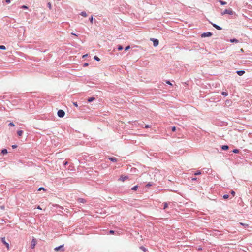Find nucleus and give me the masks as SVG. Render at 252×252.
I'll use <instances>...</instances> for the list:
<instances>
[{
  "label": "nucleus",
  "mask_w": 252,
  "mask_h": 252,
  "mask_svg": "<svg viewBox=\"0 0 252 252\" xmlns=\"http://www.w3.org/2000/svg\"><path fill=\"white\" fill-rule=\"evenodd\" d=\"M233 11L231 9H225L223 12H222L221 14V15H223L225 14H229V15H233Z\"/></svg>",
  "instance_id": "nucleus-1"
},
{
  "label": "nucleus",
  "mask_w": 252,
  "mask_h": 252,
  "mask_svg": "<svg viewBox=\"0 0 252 252\" xmlns=\"http://www.w3.org/2000/svg\"><path fill=\"white\" fill-rule=\"evenodd\" d=\"M58 116L60 118H63L64 116L65 113L63 110H59L57 112Z\"/></svg>",
  "instance_id": "nucleus-2"
},
{
  "label": "nucleus",
  "mask_w": 252,
  "mask_h": 252,
  "mask_svg": "<svg viewBox=\"0 0 252 252\" xmlns=\"http://www.w3.org/2000/svg\"><path fill=\"white\" fill-rule=\"evenodd\" d=\"M36 243H37V241H36V239L33 238L32 239V241L31 244V246L32 249H34L35 248V246L36 245Z\"/></svg>",
  "instance_id": "nucleus-3"
},
{
  "label": "nucleus",
  "mask_w": 252,
  "mask_h": 252,
  "mask_svg": "<svg viewBox=\"0 0 252 252\" xmlns=\"http://www.w3.org/2000/svg\"><path fill=\"white\" fill-rule=\"evenodd\" d=\"M212 35V33L211 32H208L202 33L201 34V37H210Z\"/></svg>",
  "instance_id": "nucleus-4"
},
{
  "label": "nucleus",
  "mask_w": 252,
  "mask_h": 252,
  "mask_svg": "<svg viewBox=\"0 0 252 252\" xmlns=\"http://www.w3.org/2000/svg\"><path fill=\"white\" fill-rule=\"evenodd\" d=\"M151 40H152L153 42V45L155 47L157 46L159 44V41L157 39L151 38Z\"/></svg>",
  "instance_id": "nucleus-5"
},
{
  "label": "nucleus",
  "mask_w": 252,
  "mask_h": 252,
  "mask_svg": "<svg viewBox=\"0 0 252 252\" xmlns=\"http://www.w3.org/2000/svg\"><path fill=\"white\" fill-rule=\"evenodd\" d=\"M128 178V177L127 176L122 175V176H121L119 180L121 181L122 182H124Z\"/></svg>",
  "instance_id": "nucleus-6"
},
{
  "label": "nucleus",
  "mask_w": 252,
  "mask_h": 252,
  "mask_svg": "<svg viewBox=\"0 0 252 252\" xmlns=\"http://www.w3.org/2000/svg\"><path fill=\"white\" fill-rule=\"evenodd\" d=\"M1 241H2V243L6 246V247L7 248V249L9 250V244L8 243H7L5 241V238H2Z\"/></svg>",
  "instance_id": "nucleus-7"
},
{
  "label": "nucleus",
  "mask_w": 252,
  "mask_h": 252,
  "mask_svg": "<svg viewBox=\"0 0 252 252\" xmlns=\"http://www.w3.org/2000/svg\"><path fill=\"white\" fill-rule=\"evenodd\" d=\"M63 245H61L59 247L55 248L54 250L56 251H58L61 250L62 251H64V249H63Z\"/></svg>",
  "instance_id": "nucleus-8"
},
{
  "label": "nucleus",
  "mask_w": 252,
  "mask_h": 252,
  "mask_svg": "<svg viewBox=\"0 0 252 252\" xmlns=\"http://www.w3.org/2000/svg\"><path fill=\"white\" fill-rule=\"evenodd\" d=\"M237 73L239 76H242L245 73V71L243 70L237 71Z\"/></svg>",
  "instance_id": "nucleus-9"
},
{
  "label": "nucleus",
  "mask_w": 252,
  "mask_h": 252,
  "mask_svg": "<svg viewBox=\"0 0 252 252\" xmlns=\"http://www.w3.org/2000/svg\"><path fill=\"white\" fill-rule=\"evenodd\" d=\"M212 25L214 27H215L217 30H220L222 29L218 25H217L215 24H212Z\"/></svg>",
  "instance_id": "nucleus-10"
},
{
  "label": "nucleus",
  "mask_w": 252,
  "mask_h": 252,
  "mask_svg": "<svg viewBox=\"0 0 252 252\" xmlns=\"http://www.w3.org/2000/svg\"><path fill=\"white\" fill-rule=\"evenodd\" d=\"M109 159L113 162H116L117 161V159L115 157L109 158Z\"/></svg>",
  "instance_id": "nucleus-11"
},
{
  "label": "nucleus",
  "mask_w": 252,
  "mask_h": 252,
  "mask_svg": "<svg viewBox=\"0 0 252 252\" xmlns=\"http://www.w3.org/2000/svg\"><path fill=\"white\" fill-rule=\"evenodd\" d=\"M229 148V147L227 145H223L222 147H221V149L223 150H228Z\"/></svg>",
  "instance_id": "nucleus-12"
},
{
  "label": "nucleus",
  "mask_w": 252,
  "mask_h": 252,
  "mask_svg": "<svg viewBox=\"0 0 252 252\" xmlns=\"http://www.w3.org/2000/svg\"><path fill=\"white\" fill-rule=\"evenodd\" d=\"M95 99L94 97H90L88 99V101L91 102Z\"/></svg>",
  "instance_id": "nucleus-13"
},
{
  "label": "nucleus",
  "mask_w": 252,
  "mask_h": 252,
  "mask_svg": "<svg viewBox=\"0 0 252 252\" xmlns=\"http://www.w3.org/2000/svg\"><path fill=\"white\" fill-rule=\"evenodd\" d=\"M23 134V131L22 130H18L17 131V134L18 135V136H21Z\"/></svg>",
  "instance_id": "nucleus-14"
},
{
  "label": "nucleus",
  "mask_w": 252,
  "mask_h": 252,
  "mask_svg": "<svg viewBox=\"0 0 252 252\" xmlns=\"http://www.w3.org/2000/svg\"><path fill=\"white\" fill-rule=\"evenodd\" d=\"M80 15L84 17H87V15L86 14V13L85 12H82L81 13H80Z\"/></svg>",
  "instance_id": "nucleus-15"
},
{
  "label": "nucleus",
  "mask_w": 252,
  "mask_h": 252,
  "mask_svg": "<svg viewBox=\"0 0 252 252\" xmlns=\"http://www.w3.org/2000/svg\"><path fill=\"white\" fill-rule=\"evenodd\" d=\"M78 201L80 202V203H85V201L84 199L83 198H79L78 199Z\"/></svg>",
  "instance_id": "nucleus-16"
},
{
  "label": "nucleus",
  "mask_w": 252,
  "mask_h": 252,
  "mask_svg": "<svg viewBox=\"0 0 252 252\" xmlns=\"http://www.w3.org/2000/svg\"><path fill=\"white\" fill-rule=\"evenodd\" d=\"M137 189H138V186H134L133 187H132L131 188V189L133 190L136 191V190H137Z\"/></svg>",
  "instance_id": "nucleus-17"
},
{
  "label": "nucleus",
  "mask_w": 252,
  "mask_h": 252,
  "mask_svg": "<svg viewBox=\"0 0 252 252\" xmlns=\"http://www.w3.org/2000/svg\"><path fill=\"white\" fill-rule=\"evenodd\" d=\"M1 153L3 154H6L7 153V150L5 149H4L2 150Z\"/></svg>",
  "instance_id": "nucleus-18"
},
{
  "label": "nucleus",
  "mask_w": 252,
  "mask_h": 252,
  "mask_svg": "<svg viewBox=\"0 0 252 252\" xmlns=\"http://www.w3.org/2000/svg\"><path fill=\"white\" fill-rule=\"evenodd\" d=\"M230 42H231L238 43V40L237 39H231L230 40Z\"/></svg>",
  "instance_id": "nucleus-19"
},
{
  "label": "nucleus",
  "mask_w": 252,
  "mask_h": 252,
  "mask_svg": "<svg viewBox=\"0 0 252 252\" xmlns=\"http://www.w3.org/2000/svg\"><path fill=\"white\" fill-rule=\"evenodd\" d=\"M164 209H166L168 207V203L166 202L164 203Z\"/></svg>",
  "instance_id": "nucleus-20"
},
{
  "label": "nucleus",
  "mask_w": 252,
  "mask_h": 252,
  "mask_svg": "<svg viewBox=\"0 0 252 252\" xmlns=\"http://www.w3.org/2000/svg\"><path fill=\"white\" fill-rule=\"evenodd\" d=\"M219 2L220 3L221 5H225L227 4L226 2L223 1L221 0H219Z\"/></svg>",
  "instance_id": "nucleus-21"
},
{
  "label": "nucleus",
  "mask_w": 252,
  "mask_h": 252,
  "mask_svg": "<svg viewBox=\"0 0 252 252\" xmlns=\"http://www.w3.org/2000/svg\"><path fill=\"white\" fill-rule=\"evenodd\" d=\"M0 49L5 50L6 49V47L3 45H0Z\"/></svg>",
  "instance_id": "nucleus-22"
},
{
  "label": "nucleus",
  "mask_w": 252,
  "mask_h": 252,
  "mask_svg": "<svg viewBox=\"0 0 252 252\" xmlns=\"http://www.w3.org/2000/svg\"><path fill=\"white\" fill-rule=\"evenodd\" d=\"M94 58V60H96L97 61H100V59L97 56H95Z\"/></svg>",
  "instance_id": "nucleus-23"
},
{
  "label": "nucleus",
  "mask_w": 252,
  "mask_h": 252,
  "mask_svg": "<svg viewBox=\"0 0 252 252\" xmlns=\"http://www.w3.org/2000/svg\"><path fill=\"white\" fill-rule=\"evenodd\" d=\"M222 94L224 96H227L228 95V94L227 92H222Z\"/></svg>",
  "instance_id": "nucleus-24"
},
{
  "label": "nucleus",
  "mask_w": 252,
  "mask_h": 252,
  "mask_svg": "<svg viewBox=\"0 0 252 252\" xmlns=\"http://www.w3.org/2000/svg\"><path fill=\"white\" fill-rule=\"evenodd\" d=\"M223 197L224 199H227L229 198V195L228 194H225L223 195Z\"/></svg>",
  "instance_id": "nucleus-25"
},
{
  "label": "nucleus",
  "mask_w": 252,
  "mask_h": 252,
  "mask_svg": "<svg viewBox=\"0 0 252 252\" xmlns=\"http://www.w3.org/2000/svg\"><path fill=\"white\" fill-rule=\"evenodd\" d=\"M118 49L119 51H120L123 49V47L121 45H119Z\"/></svg>",
  "instance_id": "nucleus-26"
},
{
  "label": "nucleus",
  "mask_w": 252,
  "mask_h": 252,
  "mask_svg": "<svg viewBox=\"0 0 252 252\" xmlns=\"http://www.w3.org/2000/svg\"><path fill=\"white\" fill-rule=\"evenodd\" d=\"M239 152V151L238 149H234L233 151V152L234 153H238Z\"/></svg>",
  "instance_id": "nucleus-27"
},
{
  "label": "nucleus",
  "mask_w": 252,
  "mask_h": 252,
  "mask_svg": "<svg viewBox=\"0 0 252 252\" xmlns=\"http://www.w3.org/2000/svg\"><path fill=\"white\" fill-rule=\"evenodd\" d=\"M41 190H46L43 187H41L38 189V191H40Z\"/></svg>",
  "instance_id": "nucleus-28"
},
{
  "label": "nucleus",
  "mask_w": 252,
  "mask_h": 252,
  "mask_svg": "<svg viewBox=\"0 0 252 252\" xmlns=\"http://www.w3.org/2000/svg\"><path fill=\"white\" fill-rule=\"evenodd\" d=\"M90 21L91 24H93V18L92 16H91V17L90 18Z\"/></svg>",
  "instance_id": "nucleus-29"
},
{
  "label": "nucleus",
  "mask_w": 252,
  "mask_h": 252,
  "mask_svg": "<svg viewBox=\"0 0 252 252\" xmlns=\"http://www.w3.org/2000/svg\"><path fill=\"white\" fill-rule=\"evenodd\" d=\"M21 8L23 9H27L28 7L26 5H23V6H22Z\"/></svg>",
  "instance_id": "nucleus-30"
},
{
  "label": "nucleus",
  "mask_w": 252,
  "mask_h": 252,
  "mask_svg": "<svg viewBox=\"0 0 252 252\" xmlns=\"http://www.w3.org/2000/svg\"><path fill=\"white\" fill-rule=\"evenodd\" d=\"M9 126H14L15 125L13 123H10L9 124Z\"/></svg>",
  "instance_id": "nucleus-31"
},
{
  "label": "nucleus",
  "mask_w": 252,
  "mask_h": 252,
  "mask_svg": "<svg viewBox=\"0 0 252 252\" xmlns=\"http://www.w3.org/2000/svg\"><path fill=\"white\" fill-rule=\"evenodd\" d=\"M130 49V46H126V47L125 48V50H126V51H127V50H128V49Z\"/></svg>",
  "instance_id": "nucleus-32"
},
{
  "label": "nucleus",
  "mask_w": 252,
  "mask_h": 252,
  "mask_svg": "<svg viewBox=\"0 0 252 252\" xmlns=\"http://www.w3.org/2000/svg\"><path fill=\"white\" fill-rule=\"evenodd\" d=\"M231 194L232 195V196H235V191H232L231 192Z\"/></svg>",
  "instance_id": "nucleus-33"
},
{
  "label": "nucleus",
  "mask_w": 252,
  "mask_h": 252,
  "mask_svg": "<svg viewBox=\"0 0 252 252\" xmlns=\"http://www.w3.org/2000/svg\"><path fill=\"white\" fill-rule=\"evenodd\" d=\"M166 83L167 84H169V85H172L171 83L169 81H166Z\"/></svg>",
  "instance_id": "nucleus-34"
},
{
  "label": "nucleus",
  "mask_w": 252,
  "mask_h": 252,
  "mask_svg": "<svg viewBox=\"0 0 252 252\" xmlns=\"http://www.w3.org/2000/svg\"><path fill=\"white\" fill-rule=\"evenodd\" d=\"M175 130H176V127H174H174H173L172 128V131H173V132H174V131H175Z\"/></svg>",
  "instance_id": "nucleus-35"
},
{
  "label": "nucleus",
  "mask_w": 252,
  "mask_h": 252,
  "mask_svg": "<svg viewBox=\"0 0 252 252\" xmlns=\"http://www.w3.org/2000/svg\"><path fill=\"white\" fill-rule=\"evenodd\" d=\"M109 233L111 234H114L115 232H114V231H113V230H110Z\"/></svg>",
  "instance_id": "nucleus-36"
},
{
  "label": "nucleus",
  "mask_w": 252,
  "mask_h": 252,
  "mask_svg": "<svg viewBox=\"0 0 252 252\" xmlns=\"http://www.w3.org/2000/svg\"><path fill=\"white\" fill-rule=\"evenodd\" d=\"M73 105H74L75 107H78V104H77V102H73Z\"/></svg>",
  "instance_id": "nucleus-37"
},
{
  "label": "nucleus",
  "mask_w": 252,
  "mask_h": 252,
  "mask_svg": "<svg viewBox=\"0 0 252 252\" xmlns=\"http://www.w3.org/2000/svg\"><path fill=\"white\" fill-rule=\"evenodd\" d=\"M17 147V145H12V148H13V149H15V148H16Z\"/></svg>",
  "instance_id": "nucleus-38"
},
{
  "label": "nucleus",
  "mask_w": 252,
  "mask_h": 252,
  "mask_svg": "<svg viewBox=\"0 0 252 252\" xmlns=\"http://www.w3.org/2000/svg\"><path fill=\"white\" fill-rule=\"evenodd\" d=\"M201 174L200 172H196V173L194 174V175H199V174Z\"/></svg>",
  "instance_id": "nucleus-39"
},
{
  "label": "nucleus",
  "mask_w": 252,
  "mask_h": 252,
  "mask_svg": "<svg viewBox=\"0 0 252 252\" xmlns=\"http://www.w3.org/2000/svg\"><path fill=\"white\" fill-rule=\"evenodd\" d=\"M10 0H5V2L7 3H9L10 2Z\"/></svg>",
  "instance_id": "nucleus-40"
},
{
  "label": "nucleus",
  "mask_w": 252,
  "mask_h": 252,
  "mask_svg": "<svg viewBox=\"0 0 252 252\" xmlns=\"http://www.w3.org/2000/svg\"><path fill=\"white\" fill-rule=\"evenodd\" d=\"M48 5L49 8L51 9V4H50V3H48Z\"/></svg>",
  "instance_id": "nucleus-41"
},
{
  "label": "nucleus",
  "mask_w": 252,
  "mask_h": 252,
  "mask_svg": "<svg viewBox=\"0 0 252 252\" xmlns=\"http://www.w3.org/2000/svg\"><path fill=\"white\" fill-rule=\"evenodd\" d=\"M150 127L148 125H147L145 126V128H149Z\"/></svg>",
  "instance_id": "nucleus-42"
},
{
  "label": "nucleus",
  "mask_w": 252,
  "mask_h": 252,
  "mask_svg": "<svg viewBox=\"0 0 252 252\" xmlns=\"http://www.w3.org/2000/svg\"><path fill=\"white\" fill-rule=\"evenodd\" d=\"M87 56H88L87 54L84 55L83 56V58H85V57H87Z\"/></svg>",
  "instance_id": "nucleus-43"
},
{
  "label": "nucleus",
  "mask_w": 252,
  "mask_h": 252,
  "mask_svg": "<svg viewBox=\"0 0 252 252\" xmlns=\"http://www.w3.org/2000/svg\"><path fill=\"white\" fill-rule=\"evenodd\" d=\"M67 164H68V162L67 161H66L65 162H64V165H66Z\"/></svg>",
  "instance_id": "nucleus-44"
},
{
  "label": "nucleus",
  "mask_w": 252,
  "mask_h": 252,
  "mask_svg": "<svg viewBox=\"0 0 252 252\" xmlns=\"http://www.w3.org/2000/svg\"><path fill=\"white\" fill-rule=\"evenodd\" d=\"M37 208H38V209L41 210V208L40 207V206H38Z\"/></svg>",
  "instance_id": "nucleus-45"
},
{
  "label": "nucleus",
  "mask_w": 252,
  "mask_h": 252,
  "mask_svg": "<svg viewBox=\"0 0 252 252\" xmlns=\"http://www.w3.org/2000/svg\"><path fill=\"white\" fill-rule=\"evenodd\" d=\"M88 65V63H85V64H84V66H87Z\"/></svg>",
  "instance_id": "nucleus-46"
},
{
  "label": "nucleus",
  "mask_w": 252,
  "mask_h": 252,
  "mask_svg": "<svg viewBox=\"0 0 252 252\" xmlns=\"http://www.w3.org/2000/svg\"><path fill=\"white\" fill-rule=\"evenodd\" d=\"M71 34L73 35H75L76 36V35L75 34V33H72Z\"/></svg>",
  "instance_id": "nucleus-47"
},
{
  "label": "nucleus",
  "mask_w": 252,
  "mask_h": 252,
  "mask_svg": "<svg viewBox=\"0 0 252 252\" xmlns=\"http://www.w3.org/2000/svg\"><path fill=\"white\" fill-rule=\"evenodd\" d=\"M196 178H192V180H196Z\"/></svg>",
  "instance_id": "nucleus-48"
}]
</instances>
